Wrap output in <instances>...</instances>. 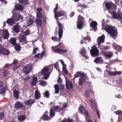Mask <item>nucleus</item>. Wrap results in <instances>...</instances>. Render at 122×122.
<instances>
[{"instance_id": "1", "label": "nucleus", "mask_w": 122, "mask_h": 122, "mask_svg": "<svg viewBox=\"0 0 122 122\" xmlns=\"http://www.w3.org/2000/svg\"><path fill=\"white\" fill-rule=\"evenodd\" d=\"M104 29L113 39H116L118 32L115 26L111 25H106Z\"/></svg>"}, {"instance_id": "2", "label": "nucleus", "mask_w": 122, "mask_h": 122, "mask_svg": "<svg viewBox=\"0 0 122 122\" xmlns=\"http://www.w3.org/2000/svg\"><path fill=\"white\" fill-rule=\"evenodd\" d=\"M57 24L58 27V35L59 36V40L60 41L61 39V38L63 33V26L59 21H57Z\"/></svg>"}, {"instance_id": "3", "label": "nucleus", "mask_w": 122, "mask_h": 122, "mask_svg": "<svg viewBox=\"0 0 122 122\" xmlns=\"http://www.w3.org/2000/svg\"><path fill=\"white\" fill-rule=\"evenodd\" d=\"M57 45L56 46L52 47L53 51L55 53L62 54L63 53H66L67 52V50L59 49L57 47Z\"/></svg>"}, {"instance_id": "4", "label": "nucleus", "mask_w": 122, "mask_h": 122, "mask_svg": "<svg viewBox=\"0 0 122 122\" xmlns=\"http://www.w3.org/2000/svg\"><path fill=\"white\" fill-rule=\"evenodd\" d=\"M90 54L93 57L97 56L99 55L98 49L96 47H92V49L90 51Z\"/></svg>"}, {"instance_id": "5", "label": "nucleus", "mask_w": 122, "mask_h": 122, "mask_svg": "<svg viewBox=\"0 0 122 122\" xmlns=\"http://www.w3.org/2000/svg\"><path fill=\"white\" fill-rule=\"evenodd\" d=\"M32 67L29 64L26 65L23 67V72L25 74H27L32 70Z\"/></svg>"}, {"instance_id": "6", "label": "nucleus", "mask_w": 122, "mask_h": 122, "mask_svg": "<svg viewBox=\"0 0 122 122\" xmlns=\"http://www.w3.org/2000/svg\"><path fill=\"white\" fill-rule=\"evenodd\" d=\"M10 52L8 50L4 48L3 46L0 44V54L8 55L10 53Z\"/></svg>"}, {"instance_id": "7", "label": "nucleus", "mask_w": 122, "mask_h": 122, "mask_svg": "<svg viewBox=\"0 0 122 122\" xmlns=\"http://www.w3.org/2000/svg\"><path fill=\"white\" fill-rule=\"evenodd\" d=\"M18 40L20 43H22V45L26 44L27 43L26 37L24 35H22L20 36Z\"/></svg>"}, {"instance_id": "8", "label": "nucleus", "mask_w": 122, "mask_h": 122, "mask_svg": "<svg viewBox=\"0 0 122 122\" xmlns=\"http://www.w3.org/2000/svg\"><path fill=\"white\" fill-rule=\"evenodd\" d=\"M91 106L93 108L94 107L95 109H96L97 111V113L98 115V118L100 119V117L99 112L97 109V105L96 104V102L95 101H93L92 99H91L90 100Z\"/></svg>"}, {"instance_id": "9", "label": "nucleus", "mask_w": 122, "mask_h": 122, "mask_svg": "<svg viewBox=\"0 0 122 122\" xmlns=\"http://www.w3.org/2000/svg\"><path fill=\"white\" fill-rule=\"evenodd\" d=\"M2 30V36H3L4 39H8L9 37V33L8 30H1L0 31Z\"/></svg>"}, {"instance_id": "10", "label": "nucleus", "mask_w": 122, "mask_h": 122, "mask_svg": "<svg viewBox=\"0 0 122 122\" xmlns=\"http://www.w3.org/2000/svg\"><path fill=\"white\" fill-rule=\"evenodd\" d=\"M112 17L114 19H117L121 20L122 19V17L119 13H117L115 11H113L111 13Z\"/></svg>"}, {"instance_id": "11", "label": "nucleus", "mask_w": 122, "mask_h": 122, "mask_svg": "<svg viewBox=\"0 0 122 122\" xmlns=\"http://www.w3.org/2000/svg\"><path fill=\"white\" fill-rule=\"evenodd\" d=\"M66 13L63 11H59L56 13L55 14V18L57 19L58 20V17L64 16L66 14Z\"/></svg>"}, {"instance_id": "12", "label": "nucleus", "mask_w": 122, "mask_h": 122, "mask_svg": "<svg viewBox=\"0 0 122 122\" xmlns=\"http://www.w3.org/2000/svg\"><path fill=\"white\" fill-rule=\"evenodd\" d=\"M66 88L69 90H70V88H73V85L72 82L69 81L68 80H66Z\"/></svg>"}, {"instance_id": "13", "label": "nucleus", "mask_w": 122, "mask_h": 122, "mask_svg": "<svg viewBox=\"0 0 122 122\" xmlns=\"http://www.w3.org/2000/svg\"><path fill=\"white\" fill-rule=\"evenodd\" d=\"M105 36L104 35H102L101 36L99 37L97 39V41L98 45L101 44L102 43H103L104 42Z\"/></svg>"}, {"instance_id": "14", "label": "nucleus", "mask_w": 122, "mask_h": 122, "mask_svg": "<svg viewBox=\"0 0 122 122\" xmlns=\"http://www.w3.org/2000/svg\"><path fill=\"white\" fill-rule=\"evenodd\" d=\"M15 10L21 11L22 10L24 9L23 6L20 4H17L15 5Z\"/></svg>"}, {"instance_id": "15", "label": "nucleus", "mask_w": 122, "mask_h": 122, "mask_svg": "<svg viewBox=\"0 0 122 122\" xmlns=\"http://www.w3.org/2000/svg\"><path fill=\"white\" fill-rule=\"evenodd\" d=\"M23 107V105L21 102L17 101L15 103V107L16 109H17L19 108H21Z\"/></svg>"}, {"instance_id": "16", "label": "nucleus", "mask_w": 122, "mask_h": 122, "mask_svg": "<svg viewBox=\"0 0 122 122\" xmlns=\"http://www.w3.org/2000/svg\"><path fill=\"white\" fill-rule=\"evenodd\" d=\"M45 52V50L43 51L40 53H38L35 55V57L36 58H40L42 59Z\"/></svg>"}, {"instance_id": "17", "label": "nucleus", "mask_w": 122, "mask_h": 122, "mask_svg": "<svg viewBox=\"0 0 122 122\" xmlns=\"http://www.w3.org/2000/svg\"><path fill=\"white\" fill-rule=\"evenodd\" d=\"M53 109L55 111L58 112H60L61 111L63 110V108H61L59 106L56 105L53 107Z\"/></svg>"}, {"instance_id": "18", "label": "nucleus", "mask_w": 122, "mask_h": 122, "mask_svg": "<svg viewBox=\"0 0 122 122\" xmlns=\"http://www.w3.org/2000/svg\"><path fill=\"white\" fill-rule=\"evenodd\" d=\"M19 25L17 24H16L13 26V30L15 33H18L20 29Z\"/></svg>"}, {"instance_id": "19", "label": "nucleus", "mask_w": 122, "mask_h": 122, "mask_svg": "<svg viewBox=\"0 0 122 122\" xmlns=\"http://www.w3.org/2000/svg\"><path fill=\"white\" fill-rule=\"evenodd\" d=\"M37 82V78L36 76L33 77L31 82V85L33 86H35Z\"/></svg>"}, {"instance_id": "20", "label": "nucleus", "mask_w": 122, "mask_h": 122, "mask_svg": "<svg viewBox=\"0 0 122 122\" xmlns=\"http://www.w3.org/2000/svg\"><path fill=\"white\" fill-rule=\"evenodd\" d=\"M35 101L34 99H30L27 101L25 102V104L26 105H31L34 103Z\"/></svg>"}, {"instance_id": "21", "label": "nucleus", "mask_w": 122, "mask_h": 122, "mask_svg": "<svg viewBox=\"0 0 122 122\" xmlns=\"http://www.w3.org/2000/svg\"><path fill=\"white\" fill-rule=\"evenodd\" d=\"M35 23L37 26H41L42 25V22L41 20L39 19H36L35 21Z\"/></svg>"}, {"instance_id": "22", "label": "nucleus", "mask_w": 122, "mask_h": 122, "mask_svg": "<svg viewBox=\"0 0 122 122\" xmlns=\"http://www.w3.org/2000/svg\"><path fill=\"white\" fill-rule=\"evenodd\" d=\"M16 39L14 37L11 38L9 40L10 42L11 43V45L13 46L16 44Z\"/></svg>"}, {"instance_id": "23", "label": "nucleus", "mask_w": 122, "mask_h": 122, "mask_svg": "<svg viewBox=\"0 0 122 122\" xmlns=\"http://www.w3.org/2000/svg\"><path fill=\"white\" fill-rule=\"evenodd\" d=\"M84 24V22L77 21V28L79 29H81L83 28Z\"/></svg>"}, {"instance_id": "24", "label": "nucleus", "mask_w": 122, "mask_h": 122, "mask_svg": "<svg viewBox=\"0 0 122 122\" xmlns=\"http://www.w3.org/2000/svg\"><path fill=\"white\" fill-rule=\"evenodd\" d=\"M35 98L36 99H38L41 97V94L38 91H35Z\"/></svg>"}, {"instance_id": "25", "label": "nucleus", "mask_w": 122, "mask_h": 122, "mask_svg": "<svg viewBox=\"0 0 122 122\" xmlns=\"http://www.w3.org/2000/svg\"><path fill=\"white\" fill-rule=\"evenodd\" d=\"M14 46V48L16 51H20L21 47L20 46V44L17 43H16Z\"/></svg>"}, {"instance_id": "26", "label": "nucleus", "mask_w": 122, "mask_h": 122, "mask_svg": "<svg viewBox=\"0 0 122 122\" xmlns=\"http://www.w3.org/2000/svg\"><path fill=\"white\" fill-rule=\"evenodd\" d=\"M97 23L96 21H93L90 24V26L91 28L95 29L97 27Z\"/></svg>"}, {"instance_id": "27", "label": "nucleus", "mask_w": 122, "mask_h": 122, "mask_svg": "<svg viewBox=\"0 0 122 122\" xmlns=\"http://www.w3.org/2000/svg\"><path fill=\"white\" fill-rule=\"evenodd\" d=\"M77 73L79 74V76L81 77L80 78L83 79V80H85L86 76L84 73H81L79 72H77Z\"/></svg>"}, {"instance_id": "28", "label": "nucleus", "mask_w": 122, "mask_h": 122, "mask_svg": "<svg viewBox=\"0 0 122 122\" xmlns=\"http://www.w3.org/2000/svg\"><path fill=\"white\" fill-rule=\"evenodd\" d=\"M102 57H100L96 58L94 61V62L97 64L99 63L102 62V61L101 59Z\"/></svg>"}, {"instance_id": "29", "label": "nucleus", "mask_w": 122, "mask_h": 122, "mask_svg": "<svg viewBox=\"0 0 122 122\" xmlns=\"http://www.w3.org/2000/svg\"><path fill=\"white\" fill-rule=\"evenodd\" d=\"M77 21L84 23L85 21L84 18L80 15H78Z\"/></svg>"}, {"instance_id": "30", "label": "nucleus", "mask_w": 122, "mask_h": 122, "mask_svg": "<svg viewBox=\"0 0 122 122\" xmlns=\"http://www.w3.org/2000/svg\"><path fill=\"white\" fill-rule=\"evenodd\" d=\"M104 56L110 58L112 56L113 54L112 52H107L104 53Z\"/></svg>"}, {"instance_id": "31", "label": "nucleus", "mask_w": 122, "mask_h": 122, "mask_svg": "<svg viewBox=\"0 0 122 122\" xmlns=\"http://www.w3.org/2000/svg\"><path fill=\"white\" fill-rule=\"evenodd\" d=\"M105 4V6L107 10H109L112 7V4L109 2H105L104 3Z\"/></svg>"}, {"instance_id": "32", "label": "nucleus", "mask_w": 122, "mask_h": 122, "mask_svg": "<svg viewBox=\"0 0 122 122\" xmlns=\"http://www.w3.org/2000/svg\"><path fill=\"white\" fill-rule=\"evenodd\" d=\"M53 107H52L50 110V116L51 117H54L55 115V111L53 110Z\"/></svg>"}, {"instance_id": "33", "label": "nucleus", "mask_w": 122, "mask_h": 122, "mask_svg": "<svg viewBox=\"0 0 122 122\" xmlns=\"http://www.w3.org/2000/svg\"><path fill=\"white\" fill-rule=\"evenodd\" d=\"M25 115H22L18 117V119L20 121H22L24 120L25 118Z\"/></svg>"}, {"instance_id": "34", "label": "nucleus", "mask_w": 122, "mask_h": 122, "mask_svg": "<svg viewBox=\"0 0 122 122\" xmlns=\"http://www.w3.org/2000/svg\"><path fill=\"white\" fill-rule=\"evenodd\" d=\"M49 69L47 67H46L44 69H43L41 72L42 75H43L45 74L48 73L49 71Z\"/></svg>"}, {"instance_id": "35", "label": "nucleus", "mask_w": 122, "mask_h": 122, "mask_svg": "<svg viewBox=\"0 0 122 122\" xmlns=\"http://www.w3.org/2000/svg\"><path fill=\"white\" fill-rule=\"evenodd\" d=\"M13 94L15 98L18 99L19 97V92L18 91L15 90L13 92Z\"/></svg>"}, {"instance_id": "36", "label": "nucleus", "mask_w": 122, "mask_h": 122, "mask_svg": "<svg viewBox=\"0 0 122 122\" xmlns=\"http://www.w3.org/2000/svg\"><path fill=\"white\" fill-rule=\"evenodd\" d=\"M14 19L10 18L8 19L6 21V23L8 24H14Z\"/></svg>"}, {"instance_id": "37", "label": "nucleus", "mask_w": 122, "mask_h": 122, "mask_svg": "<svg viewBox=\"0 0 122 122\" xmlns=\"http://www.w3.org/2000/svg\"><path fill=\"white\" fill-rule=\"evenodd\" d=\"M14 19L16 21H17L20 19H22V17L21 15H17L14 16Z\"/></svg>"}, {"instance_id": "38", "label": "nucleus", "mask_w": 122, "mask_h": 122, "mask_svg": "<svg viewBox=\"0 0 122 122\" xmlns=\"http://www.w3.org/2000/svg\"><path fill=\"white\" fill-rule=\"evenodd\" d=\"M34 21L33 19L29 18L27 24L28 25H31L34 23Z\"/></svg>"}, {"instance_id": "39", "label": "nucleus", "mask_w": 122, "mask_h": 122, "mask_svg": "<svg viewBox=\"0 0 122 122\" xmlns=\"http://www.w3.org/2000/svg\"><path fill=\"white\" fill-rule=\"evenodd\" d=\"M19 2L24 5L28 4V0H19Z\"/></svg>"}, {"instance_id": "40", "label": "nucleus", "mask_w": 122, "mask_h": 122, "mask_svg": "<svg viewBox=\"0 0 122 122\" xmlns=\"http://www.w3.org/2000/svg\"><path fill=\"white\" fill-rule=\"evenodd\" d=\"M42 118L44 121L48 120L49 119V118L48 116L45 114H44L43 115Z\"/></svg>"}, {"instance_id": "41", "label": "nucleus", "mask_w": 122, "mask_h": 122, "mask_svg": "<svg viewBox=\"0 0 122 122\" xmlns=\"http://www.w3.org/2000/svg\"><path fill=\"white\" fill-rule=\"evenodd\" d=\"M79 111L82 114H84L85 111V110L83 107L81 106L79 108Z\"/></svg>"}, {"instance_id": "42", "label": "nucleus", "mask_w": 122, "mask_h": 122, "mask_svg": "<svg viewBox=\"0 0 122 122\" xmlns=\"http://www.w3.org/2000/svg\"><path fill=\"white\" fill-rule=\"evenodd\" d=\"M36 16L37 18L42 19L43 17V14L41 12L37 13Z\"/></svg>"}, {"instance_id": "43", "label": "nucleus", "mask_w": 122, "mask_h": 122, "mask_svg": "<svg viewBox=\"0 0 122 122\" xmlns=\"http://www.w3.org/2000/svg\"><path fill=\"white\" fill-rule=\"evenodd\" d=\"M40 85L43 86H45L47 85V82L43 80L40 81Z\"/></svg>"}, {"instance_id": "44", "label": "nucleus", "mask_w": 122, "mask_h": 122, "mask_svg": "<svg viewBox=\"0 0 122 122\" xmlns=\"http://www.w3.org/2000/svg\"><path fill=\"white\" fill-rule=\"evenodd\" d=\"M50 73L49 72L48 73L42 75L44 76L43 79L45 80L48 79L49 77Z\"/></svg>"}, {"instance_id": "45", "label": "nucleus", "mask_w": 122, "mask_h": 122, "mask_svg": "<svg viewBox=\"0 0 122 122\" xmlns=\"http://www.w3.org/2000/svg\"><path fill=\"white\" fill-rule=\"evenodd\" d=\"M90 91L88 90H86L84 94L86 97V98L90 96Z\"/></svg>"}, {"instance_id": "46", "label": "nucleus", "mask_w": 122, "mask_h": 122, "mask_svg": "<svg viewBox=\"0 0 122 122\" xmlns=\"http://www.w3.org/2000/svg\"><path fill=\"white\" fill-rule=\"evenodd\" d=\"M54 88L55 89V93L57 94L59 91V88L57 85H56L54 86Z\"/></svg>"}, {"instance_id": "47", "label": "nucleus", "mask_w": 122, "mask_h": 122, "mask_svg": "<svg viewBox=\"0 0 122 122\" xmlns=\"http://www.w3.org/2000/svg\"><path fill=\"white\" fill-rule=\"evenodd\" d=\"M115 113L118 116H122V111L121 110H118L115 111Z\"/></svg>"}, {"instance_id": "48", "label": "nucleus", "mask_w": 122, "mask_h": 122, "mask_svg": "<svg viewBox=\"0 0 122 122\" xmlns=\"http://www.w3.org/2000/svg\"><path fill=\"white\" fill-rule=\"evenodd\" d=\"M108 74L110 76H113L115 75V71H107Z\"/></svg>"}, {"instance_id": "49", "label": "nucleus", "mask_w": 122, "mask_h": 122, "mask_svg": "<svg viewBox=\"0 0 122 122\" xmlns=\"http://www.w3.org/2000/svg\"><path fill=\"white\" fill-rule=\"evenodd\" d=\"M30 31L29 29H26L24 32L25 36H26L29 35L30 34Z\"/></svg>"}, {"instance_id": "50", "label": "nucleus", "mask_w": 122, "mask_h": 122, "mask_svg": "<svg viewBox=\"0 0 122 122\" xmlns=\"http://www.w3.org/2000/svg\"><path fill=\"white\" fill-rule=\"evenodd\" d=\"M67 120V121H66L64 119H63L61 121V122H73L72 119H68Z\"/></svg>"}, {"instance_id": "51", "label": "nucleus", "mask_w": 122, "mask_h": 122, "mask_svg": "<svg viewBox=\"0 0 122 122\" xmlns=\"http://www.w3.org/2000/svg\"><path fill=\"white\" fill-rule=\"evenodd\" d=\"M83 79L80 78L79 79L78 84L79 86L82 85L83 83Z\"/></svg>"}, {"instance_id": "52", "label": "nucleus", "mask_w": 122, "mask_h": 122, "mask_svg": "<svg viewBox=\"0 0 122 122\" xmlns=\"http://www.w3.org/2000/svg\"><path fill=\"white\" fill-rule=\"evenodd\" d=\"M5 88H2L1 90H0V94L5 93Z\"/></svg>"}, {"instance_id": "53", "label": "nucleus", "mask_w": 122, "mask_h": 122, "mask_svg": "<svg viewBox=\"0 0 122 122\" xmlns=\"http://www.w3.org/2000/svg\"><path fill=\"white\" fill-rule=\"evenodd\" d=\"M44 95L46 97L48 98L49 97V94L48 91H46L45 92Z\"/></svg>"}, {"instance_id": "54", "label": "nucleus", "mask_w": 122, "mask_h": 122, "mask_svg": "<svg viewBox=\"0 0 122 122\" xmlns=\"http://www.w3.org/2000/svg\"><path fill=\"white\" fill-rule=\"evenodd\" d=\"M81 53L82 56H85V55H86V52L85 50L84 49H83L82 50Z\"/></svg>"}, {"instance_id": "55", "label": "nucleus", "mask_w": 122, "mask_h": 122, "mask_svg": "<svg viewBox=\"0 0 122 122\" xmlns=\"http://www.w3.org/2000/svg\"><path fill=\"white\" fill-rule=\"evenodd\" d=\"M8 71L6 70H5L3 72L4 76H7L8 75Z\"/></svg>"}, {"instance_id": "56", "label": "nucleus", "mask_w": 122, "mask_h": 122, "mask_svg": "<svg viewBox=\"0 0 122 122\" xmlns=\"http://www.w3.org/2000/svg\"><path fill=\"white\" fill-rule=\"evenodd\" d=\"M38 49V47H36L34 48L33 50V53L34 54H35L37 52V51Z\"/></svg>"}, {"instance_id": "57", "label": "nucleus", "mask_w": 122, "mask_h": 122, "mask_svg": "<svg viewBox=\"0 0 122 122\" xmlns=\"http://www.w3.org/2000/svg\"><path fill=\"white\" fill-rule=\"evenodd\" d=\"M52 39L54 41H56L58 40L56 36L52 37Z\"/></svg>"}, {"instance_id": "58", "label": "nucleus", "mask_w": 122, "mask_h": 122, "mask_svg": "<svg viewBox=\"0 0 122 122\" xmlns=\"http://www.w3.org/2000/svg\"><path fill=\"white\" fill-rule=\"evenodd\" d=\"M4 114L3 112L0 113V120H1L4 117Z\"/></svg>"}, {"instance_id": "59", "label": "nucleus", "mask_w": 122, "mask_h": 122, "mask_svg": "<svg viewBox=\"0 0 122 122\" xmlns=\"http://www.w3.org/2000/svg\"><path fill=\"white\" fill-rule=\"evenodd\" d=\"M18 61L15 59L14 60L12 64L13 65H16L18 64Z\"/></svg>"}, {"instance_id": "60", "label": "nucleus", "mask_w": 122, "mask_h": 122, "mask_svg": "<svg viewBox=\"0 0 122 122\" xmlns=\"http://www.w3.org/2000/svg\"><path fill=\"white\" fill-rule=\"evenodd\" d=\"M64 87V86L63 85L61 84L60 85V90H63Z\"/></svg>"}, {"instance_id": "61", "label": "nucleus", "mask_w": 122, "mask_h": 122, "mask_svg": "<svg viewBox=\"0 0 122 122\" xmlns=\"http://www.w3.org/2000/svg\"><path fill=\"white\" fill-rule=\"evenodd\" d=\"M36 10L39 12H41L42 11V9L41 7H40L39 8H37Z\"/></svg>"}, {"instance_id": "62", "label": "nucleus", "mask_w": 122, "mask_h": 122, "mask_svg": "<svg viewBox=\"0 0 122 122\" xmlns=\"http://www.w3.org/2000/svg\"><path fill=\"white\" fill-rule=\"evenodd\" d=\"M67 104L66 103H64L63 104V109L64 108H65L67 107Z\"/></svg>"}, {"instance_id": "63", "label": "nucleus", "mask_w": 122, "mask_h": 122, "mask_svg": "<svg viewBox=\"0 0 122 122\" xmlns=\"http://www.w3.org/2000/svg\"><path fill=\"white\" fill-rule=\"evenodd\" d=\"M74 14H75V12H73V11L72 12H71V13H70V16L71 17H72L74 15Z\"/></svg>"}, {"instance_id": "64", "label": "nucleus", "mask_w": 122, "mask_h": 122, "mask_svg": "<svg viewBox=\"0 0 122 122\" xmlns=\"http://www.w3.org/2000/svg\"><path fill=\"white\" fill-rule=\"evenodd\" d=\"M19 67V66H15L13 68V71H15Z\"/></svg>"}]
</instances>
